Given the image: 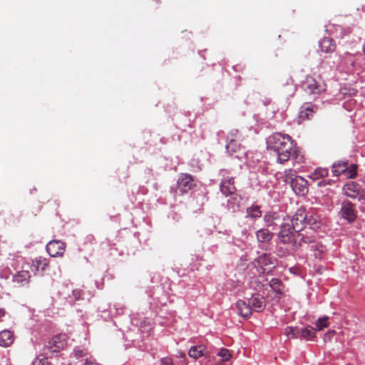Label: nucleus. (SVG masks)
<instances>
[{
  "label": "nucleus",
  "mask_w": 365,
  "mask_h": 365,
  "mask_svg": "<svg viewBox=\"0 0 365 365\" xmlns=\"http://www.w3.org/2000/svg\"><path fill=\"white\" fill-rule=\"evenodd\" d=\"M319 46L321 51L326 53H333L336 48L334 40L329 37L322 38L319 41Z\"/></svg>",
  "instance_id": "nucleus-18"
},
{
  "label": "nucleus",
  "mask_w": 365,
  "mask_h": 365,
  "mask_svg": "<svg viewBox=\"0 0 365 365\" xmlns=\"http://www.w3.org/2000/svg\"><path fill=\"white\" fill-rule=\"evenodd\" d=\"M309 250L313 252L316 258H320L322 255L326 251V247L321 242L314 241L309 246Z\"/></svg>",
  "instance_id": "nucleus-29"
},
{
  "label": "nucleus",
  "mask_w": 365,
  "mask_h": 365,
  "mask_svg": "<svg viewBox=\"0 0 365 365\" xmlns=\"http://www.w3.org/2000/svg\"><path fill=\"white\" fill-rule=\"evenodd\" d=\"M264 225L267 227L274 230L280 222V216L278 212L274 211L267 212L263 217Z\"/></svg>",
  "instance_id": "nucleus-15"
},
{
  "label": "nucleus",
  "mask_w": 365,
  "mask_h": 365,
  "mask_svg": "<svg viewBox=\"0 0 365 365\" xmlns=\"http://www.w3.org/2000/svg\"><path fill=\"white\" fill-rule=\"evenodd\" d=\"M256 238L259 245L269 244L272 240L274 233L267 228H261L255 232Z\"/></svg>",
  "instance_id": "nucleus-16"
},
{
  "label": "nucleus",
  "mask_w": 365,
  "mask_h": 365,
  "mask_svg": "<svg viewBox=\"0 0 365 365\" xmlns=\"http://www.w3.org/2000/svg\"><path fill=\"white\" fill-rule=\"evenodd\" d=\"M188 355L192 359H197L207 355L206 348L203 345L192 346L188 351Z\"/></svg>",
  "instance_id": "nucleus-21"
},
{
  "label": "nucleus",
  "mask_w": 365,
  "mask_h": 365,
  "mask_svg": "<svg viewBox=\"0 0 365 365\" xmlns=\"http://www.w3.org/2000/svg\"><path fill=\"white\" fill-rule=\"evenodd\" d=\"M281 84L283 86V92L287 96H292L296 91L294 81L289 76H285L281 79Z\"/></svg>",
  "instance_id": "nucleus-19"
},
{
  "label": "nucleus",
  "mask_w": 365,
  "mask_h": 365,
  "mask_svg": "<svg viewBox=\"0 0 365 365\" xmlns=\"http://www.w3.org/2000/svg\"><path fill=\"white\" fill-rule=\"evenodd\" d=\"M327 183H329V180H328V181L327 182L326 180H320V181H319V182H317V185H318L319 187H322V186L325 185Z\"/></svg>",
  "instance_id": "nucleus-45"
},
{
  "label": "nucleus",
  "mask_w": 365,
  "mask_h": 365,
  "mask_svg": "<svg viewBox=\"0 0 365 365\" xmlns=\"http://www.w3.org/2000/svg\"><path fill=\"white\" fill-rule=\"evenodd\" d=\"M269 285L272 291L276 293L275 297L279 299L283 294L282 281L277 278H272L269 282Z\"/></svg>",
  "instance_id": "nucleus-25"
},
{
  "label": "nucleus",
  "mask_w": 365,
  "mask_h": 365,
  "mask_svg": "<svg viewBox=\"0 0 365 365\" xmlns=\"http://www.w3.org/2000/svg\"><path fill=\"white\" fill-rule=\"evenodd\" d=\"M217 355L221 357L222 361H227L231 358L230 351L225 348L221 349L218 352Z\"/></svg>",
  "instance_id": "nucleus-38"
},
{
  "label": "nucleus",
  "mask_w": 365,
  "mask_h": 365,
  "mask_svg": "<svg viewBox=\"0 0 365 365\" xmlns=\"http://www.w3.org/2000/svg\"><path fill=\"white\" fill-rule=\"evenodd\" d=\"M347 161H338L334 163L331 166V172L333 176L338 177L344 175L346 170Z\"/></svg>",
  "instance_id": "nucleus-26"
},
{
  "label": "nucleus",
  "mask_w": 365,
  "mask_h": 365,
  "mask_svg": "<svg viewBox=\"0 0 365 365\" xmlns=\"http://www.w3.org/2000/svg\"><path fill=\"white\" fill-rule=\"evenodd\" d=\"M297 232L295 231L293 226L290 225L289 220L283 219L279 225V231L277 233L279 242L283 245L297 246Z\"/></svg>",
  "instance_id": "nucleus-3"
},
{
  "label": "nucleus",
  "mask_w": 365,
  "mask_h": 365,
  "mask_svg": "<svg viewBox=\"0 0 365 365\" xmlns=\"http://www.w3.org/2000/svg\"><path fill=\"white\" fill-rule=\"evenodd\" d=\"M84 365H99L98 364L91 361V359H86Z\"/></svg>",
  "instance_id": "nucleus-44"
},
{
  "label": "nucleus",
  "mask_w": 365,
  "mask_h": 365,
  "mask_svg": "<svg viewBox=\"0 0 365 365\" xmlns=\"http://www.w3.org/2000/svg\"><path fill=\"white\" fill-rule=\"evenodd\" d=\"M6 314V311L3 308H0V317H4Z\"/></svg>",
  "instance_id": "nucleus-46"
},
{
  "label": "nucleus",
  "mask_w": 365,
  "mask_h": 365,
  "mask_svg": "<svg viewBox=\"0 0 365 365\" xmlns=\"http://www.w3.org/2000/svg\"><path fill=\"white\" fill-rule=\"evenodd\" d=\"M316 337L314 329L311 326L300 328V339L307 341L312 340Z\"/></svg>",
  "instance_id": "nucleus-28"
},
{
  "label": "nucleus",
  "mask_w": 365,
  "mask_h": 365,
  "mask_svg": "<svg viewBox=\"0 0 365 365\" xmlns=\"http://www.w3.org/2000/svg\"><path fill=\"white\" fill-rule=\"evenodd\" d=\"M65 248V243L61 240H51L46 245V250L52 257L62 256Z\"/></svg>",
  "instance_id": "nucleus-12"
},
{
  "label": "nucleus",
  "mask_w": 365,
  "mask_h": 365,
  "mask_svg": "<svg viewBox=\"0 0 365 365\" xmlns=\"http://www.w3.org/2000/svg\"><path fill=\"white\" fill-rule=\"evenodd\" d=\"M249 302L252 310L257 312H262L266 307L265 299L259 294H252V297L249 299Z\"/></svg>",
  "instance_id": "nucleus-14"
},
{
  "label": "nucleus",
  "mask_w": 365,
  "mask_h": 365,
  "mask_svg": "<svg viewBox=\"0 0 365 365\" xmlns=\"http://www.w3.org/2000/svg\"><path fill=\"white\" fill-rule=\"evenodd\" d=\"M304 91L312 99L316 100L327 91V84L321 76H307L302 83Z\"/></svg>",
  "instance_id": "nucleus-2"
},
{
  "label": "nucleus",
  "mask_w": 365,
  "mask_h": 365,
  "mask_svg": "<svg viewBox=\"0 0 365 365\" xmlns=\"http://www.w3.org/2000/svg\"><path fill=\"white\" fill-rule=\"evenodd\" d=\"M289 338L300 339V328L297 327H287L284 331Z\"/></svg>",
  "instance_id": "nucleus-32"
},
{
  "label": "nucleus",
  "mask_w": 365,
  "mask_h": 365,
  "mask_svg": "<svg viewBox=\"0 0 365 365\" xmlns=\"http://www.w3.org/2000/svg\"><path fill=\"white\" fill-rule=\"evenodd\" d=\"M352 91H354V90H352ZM354 92L349 93V96H351V95H352V94H354Z\"/></svg>",
  "instance_id": "nucleus-49"
},
{
  "label": "nucleus",
  "mask_w": 365,
  "mask_h": 365,
  "mask_svg": "<svg viewBox=\"0 0 365 365\" xmlns=\"http://www.w3.org/2000/svg\"><path fill=\"white\" fill-rule=\"evenodd\" d=\"M11 272L9 267L1 266L0 267V277L2 279H7L11 275Z\"/></svg>",
  "instance_id": "nucleus-41"
},
{
  "label": "nucleus",
  "mask_w": 365,
  "mask_h": 365,
  "mask_svg": "<svg viewBox=\"0 0 365 365\" xmlns=\"http://www.w3.org/2000/svg\"><path fill=\"white\" fill-rule=\"evenodd\" d=\"M250 287L251 289L258 292L257 294H259V292L263 291L264 284H262V282H259L258 279H254L250 281Z\"/></svg>",
  "instance_id": "nucleus-35"
},
{
  "label": "nucleus",
  "mask_w": 365,
  "mask_h": 365,
  "mask_svg": "<svg viewBox=\"0 0 365 365\" xmlns=\"http://www.w3.org/2000/svg\"><path fill=\"white\" fill-rule=\"evenodd\" d=\"M239 138H240V136H239L238 130L232 129V130H230V132L228 133V135L227 136V143L231 142V140L232 141L238 140Z\"/></svg>",
  "instance_id": "nucleus-39"
},
{
  "label": "nucleus",
  "mask_w": 365,
  "mask_h": 365,
  "mask_svg": "<svg viewBox=\"0 0 365 365\" xmlns=\"http://www.w3.org/2000/svg\"><path fill=\"white\" fill-rule=\"evenodd\" d=\"M318 109V106L311 103H304L300 108V110L298 114V123H302V122L311 119L314 114Z\"/></svg>",
  "instance_id": "nucleus-11"
},
{
  "label": "nucleus",
  "mask_w": 365,
  "mask_h": 365,
  "mask_svg": "<svg viewBox=\"0 0 365 365\" xmlns=\"http://www.w3.org/2000/svg\"><path fill=\"white\" fill-rule=\"evenodd\" d=\"M262 212L261 207L256 204H252L246 209V217L252 220H257L262 217Z\"/></svg>",
  "instance_id": "nucleus-22"
},
{
  "label": "nucleus",
  "mask_w": 365,
  "mask_h": 365,
  "mask_svg": "<svg viewBox=\"0 0 365 365\" xmlns=\"http://www.w3.org/2000/svg\"><path fill=\"white\" fill-rule=\"evenodd\" d=\"M237 314L244 317L249 318L252 315V308L250 302L247 304L245 301L239 299L235 304Z\"/></svg>",
  "instance_id": "nucleus-17"
},
{
  "label": "nucleus",
  "mask_w": 365,
  "mask_h": 365,
  "mask_svg": "<svg viewBox=\"0 0 365 365\" xmlns=\"http://www.w3.org/2000/svg\"><path fill=\"white\" fill-rule=\"evenodd\" d=\"M33 365H51L48 359L43 356H38L33 361Z\"/></svg>",
  "instance_id": "nucleus-40"
},
{
  "label": "nucleus",
  "mask_w": 365,
  "mask_h": 365,
  "mask_svg": "<svg viewBox=\"0 0 365 365\" xmlns=\"http://www.w3.org/2000/svg\"><path fill=\"white\" fill-rule=\"evenodd\" d=\"M328 174L329 170L327 168H317L309 175V178L313 181H316L320 178L327 177Z\"/></svg>",
  "instance_id": "nucleus-30"
},
{
  "label": "nucleus",
  "mask_w": 365,
  "mask_h": 365,
  "mask_svg": "<svg viewBox=\"0 0 365 365\" xmlns=\"http://www.w3.org/2000/svg\"><path fill=\"white\" fill-rule=\"evenodd\" d=\"M197 186L196 180L188 173H180L177 180V190L181 194L187 193Z\"/></svg>",
  "instance_id": "nucleus-6"
},
{
  "label": "nucleus",
  "mask_w": 365,
  "mask_h": 365,
  "mask_svg": "<svg viewBox=\"0 0 365 365\" xmlns=\"http://www.w3.org/2000/svg\"><path fill=\"white\" fill-rule=\"evenodd\" d=\"M267 149L277 156V162L284 164L292 158L297 163L304 162V156L297 144L287 134L274 133L267 140Z\"/></svg>",
  "instance_id": "nucleus-1"
},
{
  "label": "nucleus",
  "mask_w": 365,
  "mask_h": 365,
  "mask_svg": "<svg viewBox=\"0 0 365 365\" xmlns=\"http://www.w3.org/2000/svg\"><path fill=\"white\" fill-rule=\"evenodd\" d=\"M339 214L341 217L349 222H353L357 216L355 206L349 200L342 201Z\"/></svg>",
  "instance_id": "nucleus-10"
},
{
  "label": "nucleus",
  "mask_w": 365,
  "mask_h": 365,
  "mask_svg": "<svg viewBox=\"0 0 365 365\" xmlns=\"http://www.w3.org/2000/svg\"><path fill=\"white\" fill-rule=\"evenodd\" d=\"M256 261L259 266L261 267L272 265L274 267V259L270 256V255L264 253L259 256Z\"/></svg>",
  "instance_id": "nucleus-27"
},
{
  "label": "nucleus",
  "mask_w": 365,
  "mask_h": 365,
  "mask_svg": "<svg viewBox=\"0 0 365 365\" xmlns=\"http://www.w3.org/2000/svg\"><path fill=\"white\" fill-rule=\"evenodd\" d=\"M328 319H329L328 317L319 318L317 320L316 324H315L317 329L319 331H320V330L323 329V328L327 327L329 326Z\"/></svg>",
  "instance_id": "nucleus-36"
},
{
  "label": "nucleus",
  "mask_w": 365,
  "mask_h": 365,
  "mask_svg": "<svg viewBox=\"0 0 365 365\" xmlns=\"http://www.w3.org/2000/svg\"><path fill=\"white\" fill-rule=\"evenodd\" d=\"M13 333L9 330H4L0 332V346H9L14 342Z\"/></svg>",
  "instance_id": "nucleus-23"
},
{
  "label": "nucleus",
  "mask_w": 365,
  "mask_h": 365,
  "mask_svg": "<svg viewBox=\"0 0 365 365\" xmlns=\"http://www.w3.org/2000/svg\"><path fill=\"white\" fill-rule=\"evenodd\" d=\"M34 263V266L36 267V269H40L41 271H44L48 265L45 259H36Z\"/></svg>",
  "instance_id": "nucleus-37"
},
{
  "label": "nucleus",
  "mask_w": 365,
  "mask_h": 365,
  "mask_svg": "<svg viewBox=\"0 0 365 365\" xmlns=\"http://www.w3.org/2000/svg\"><path fill=\"white\" fill-rule=\"evenodd\" d=\"M180 356H181V357H183V358H185V353H180Z\"/></svg>",
  "instance_id": "nucleus-48"
},
{
  "label": "nucleus",
  "mask_w": 365,
  "mask_h": 365,
  "mask_svg": "<svg viewBox=\"0 0 365 365\" xmlns=\"http://www.w3.org/2000/svg\"><path fill=\"white\" fill-rule=\"evenodd\" d=\"M160 365H175V364L170 358L165 357L160 360Z\"/></svg>",
  "instance_id": "nucleus-43"
},
{
  "label": "nucleus",
  "mask_w": 365,
  "mask_h": 365,
  "mask_svg": "<svg viewBox=\"0 0 365 365\" xmlns=\"http://www.w3.org/2000/svg\"><path fill=\"white\" fill-rule=\"evenodd\" d=\"M291 187L293 191L299 195H305L309 190L307 181L301 176L297 178V179L292 182Z\"/></svg>",
  "instance_id": "nucleus-13"
},
{
  "label": "nucleus",
  "mask_w": 365,
  "mask_h": 365,
  "mask_svg": "<svg viewBox=\"0 0 365 365\" xmlns=\"http://www.w3.org/2000/svg\"><path fill=\"white\" fill-rule=\"evenodd\" d=\"M297 236L300 237V239L297 242V246H294V250H297L299 247H302L305 245H307L309 247L312 243L315 241L314 236L307 235V231H306V234L301 233V232H297Z\"/></svg>",
  "instance_id": "nucleus-20"
},
{
  "label": "nucleus",
  "mask_w": 365,
  "mask_h": 365,
  "mask_svg": "<svg viewBox=\"0 0 365 365\" xmlns=\"http://www.w3.org/2000/svg\"><path fill=\"white\" fill-rule=\"evenodd\" d=\"M73 354L76 359H80L87 355V351L85 349L76 348L73 349Z\"/></svg>",
  "instance_id": "nucleus-42"
},
{
  "label": "nucleus",
  "mask_w": 365,
  "mask_h": 365,
  "mask_svg": "<svg viewBox=\"0 0 365 365\" xmlns=\"http://www.w3.org/2000/svg\"><path fill=\"white\" fill-rule=\"evenodd\" d=\"M322 222L320 217L317 215L307 214L306 227L308 225L310 230H317L321 226Z\"/></svg>",
  "instance_id": "nucleus-24"
},
{
  "label": "nucleus",
  "mask_w": 365,
  "mask_h": 365,
  "mask_svg": "<svg viewBox=\"0 0 365 365\" xmlns=\"http://www.w3.org/2000/svg\"><path fill=\"white\" fill-rule=\"evenodd\" d=\"M299 176L297 175V172L292 169H286L283 173V181L286 183L292 184V182L299 178Z\"/></svg>",
  "instance_id": "nucleus-31"
},
{
  "label": "nucleus",
  "mask_w": 365,
  "mask_h": 365,
  "mask_svg": "<svg viewBox=\"0 0 365 365\" xmlns=\"http://www.w3.org/2000/svg\"><path fill=\"white\" fill-rule=\"evenodd\" d=\"M23 261H24L23 258H17L16 259V262L19 264L21 263V262H23Z\"/></svg>",
  "instance_id": "nucleus-47"
},
{
  "label": "nucleus",
  "mask_w": 365,
  "mask_h": 365,
  "mask_svg": "<svg viewBox=\"0 0 365 365\" xmlns=\"http://www.w3.org/2000/svg\"><path fill=\"white\" fill-rule=\"evenodd\" d=\"M227 173V170H221L220 174L224 177L220 183V190L223 195L227 197L233 195L236 191L235 180L233 177H225Z\"/></svg>",
  "instance_id": "nucleus-9"
},
{
  "label": "nucleus",
  "mask_w": 365,
  "mask_h": 365,
  "mask_svg": "<svg viewBox=\"0 0 365 365\" xmlns=\"http://www.w3.org/2000/svg\"><path fill=\"white\" fill-rule=\"evenodd\" d=\"M307 214L305 208L302 207L291 217H287L283 219L289 220L290 225L293 226L295 231L300 232L306 228Z\"/></svg>",
  "instance_id": "nucleus-5"
},
{
  "label": "nucleus",
  "mask_w": 365,
  "mask_h": 365,
  "mask_svg": "<svg viewBox=\"0 0 365 365\" xmlns=\"http://www.w3.org/2000/svg\"><path fill=\"white\" fill-rule=\"evenodd\" d=\"M11 266L16 270L12 276V282L14 287H22L28 285L31 279V274L29 270V264L23 265L21 270H18V267L14 266V263H11Z\"/></svg>",
  "instance_id": "nucleus-4"
},
{
  "label": "nucleus",
  "mask_w": 365,
  "mask_h": 365,
  "mask_svg": "<svg viewBox=\"0 0 365 365\" xmlns=\"http://www.w3.org/2000/svg\"><path fill=\"white\" fill-rule=\"evenodd\" d=\"M67 336L64 334H60L53 336L45 345L44 351L46 354L48 353L58 352L63 349L66 345Z\"/></svg>",
  "instance_id": "nucleus-8"
},
{
  "label": "nucleus",
  "mask_w": 365,
  "mask_h": 365,
  "mask_svg": "<svg viewBox=\"0 0 365 365\" xmlns=\"http://www.w3.org/2000/svg\"><path fill=\"white\" fill-rule=\"evenodd\" d=\"M343 192L346 197L359 200H365V190L356 182L346 183L343 187Z\"/></svg>",
  "instance_id": "nucleus-7"
},
{
  "label": "nucleus",
  "mask_w": 365,
  "mask_h": 365,
  "mask_svg": "<svg viewBox=\"0 0 365 365\" xmlns=\"http://www.w3.org/2000/svg\"><path fill=\"white\" fill-rule=\"evenodd\" d=\"M344 175H345V177L346 178H351V179L354 178L357 175L356 165L351 164V165H349V164L347 163L346 170L344 172Z\"/></svg>",
  "instance_id": "nucleus-34"
},
{
  "label": "nucleus",
  "mask_w": 365,
  "mask_h": 365,
  "mask_svg": "<svg viewBox=\"0 0 365 365\" xmlns=\"http://www.w3.org/2000/svg\"><path fill=\"white\" fill-rule=\"evenodd\" d=\"M242 149L240 144L238 140L227 142L226 144V150L230 154L233 155L239 152Z\"/></svg>",
  "instance_id": "nucleus-33"
}]
</instances>
